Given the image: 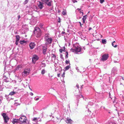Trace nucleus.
I'll return each instance as SVG.
<instances>
[{"instance_id":"f257e3e1","label":"nucleus","mask_w":124,"mask_h":124,"mask_svg":"<svg viewBox=\"0 0 124 124\" xmlns=\"http://www.w3.org/2000/svg\"><path fill=\"white\" fill-rule=\"evenodd\" d=\"M81 49V48L80 46L76 44L73 45V48H71V50L73 52L78 53L80 52Z\"/></svg>"},{"instance_id":"f03ea898","label":"nucleus","mask_w":124,"mask_h":124,"mask_svg":"<svg viewBox=\"0 0 124 124\" xmlns=\"http://www.w3.org/2000/svg\"><path fill=\"white\" fill-rule=\"evenodd\" d=\"M34 33L35 36L37 37H39L41 35V32L40 29L39 27H36L34 28Z\"/></svg>"},{"instance_id":"7ed1b4c3","label":"nucleus","mask_w":124,"mask_h":124,"mask_svg":"<svg viewBox=\"0 0 124 124\" xmlns=\"http://www.w3.org/2000/svg\"><path fill=\"white\" fill-rule=\"evenodd\" d=\"M27 118L24 116H21L19 118L20 123L22 124H26Z\"/></svg>"},{"instance_id":"20e7f679","label":"nucleus","mask_w":124,"mask_h":124,"mask_svg":"<svg viewBox=\"0 0 124 124\" xmlns=\"http://www.w3.org/2000/svg\"><path fill=\"white\" fill-rule=\"evenodd\" d=\"M2 115L3 117L4 123L5 124H8L7 122L8 121L9 119L7 114L5 113H3L2 114Z\"/></svg>"},{"instance_id":"39448f33","label":"nucleus","mask_w":124,"mask_h":124,"mask_svg":"<svg viewBox=\"0 0 124 124\" xmlns=\"http://www.w3.org/2000/svg\"><path fill=\"white\" fill-rule=\"evenodd\" d=\"M30 72L29 69H25L23 71L22 73L23 76V77L29 74Z\"/></svg>"},{"instance_id":"423d86ee","label":"nucleus","mask_w":124,"mask_h":124,"mask_svg":"<svg viewBox=\"0 0 124 124\" xmlns=\"http://www.w3.org/2000/svg\"><path fill=\"white\" fill-rule=\"evenodd\" d=\"M109 57L108 54H103L102 56L101 60L102 61H104L107 60Z\"/></svg>"},{"instance_id":"0eeeda50","label":"nucleus","mask_w":124,"mask_h":124,"mask_svg":"<svg viewBox=\"0 0 124 124\" xmlns=\"http://www.w3.org/2000/svg\"><path fill=\"white\" fill-rule=\"evenodd\" d=\"M53 39L51 37L49 38H46L45 39V41L46 42L45 44L46 45L51 44L52 41Z\"/></svg>"},{"instance_id":"6e6552de","label":"nucleus","mask_w":124,"mask_h":124,"mask_svg":"<svg viewBox=\"0 0 124 124\" xmlns=\"http://www.w3.org/2000/svg\"><path fill=\"white\" fill-rule=\"evenodd\" d=\"M52 1V0H45L44 1V2L46 5L48 6H51Z\"/></svg>"},{"instance_id":"1a4fd4ad","label":"nucleus","mask_w":124,"mask_h":124,"mask_svg":"<svg viewBox=\"0 0 124 124\" xmlns=\"http://www.w3.org/2000/svg\"><path fill=\"white\" fill-rule=\"evenodd\" d=\"M38 57L37 56L35 55H34L32 59V61L34 63H35V61L38 60Z\"/></svg>"},{"instance_id":"9d476101","label":"nucleus","mask_w":124,"mask_h":124,"mask_svg":"<svg viewBox=\"0 0 124 124\" xmlns=\"http://www.w3.org/2000/svg\"><path fill=\"white\" fill-rule=\"evenodd\" d=\"M29 46L30 49H32L35 46V44L34 43L31 42Z\"/></svg>"},{"instance_id":"9b49d317","label":"nucleus","mask_w":124,"mask_h":124,"mask_svg":"<svg viewBox=\"0 0 124 124\" xmlns=\"http://www.w3.org/2000/svg\"><path fill=\"white\" fill-rule=\"evenodd\" d=\"M117 71L116 69V68H114L112 69V72H111V75L113 76L115 75V74H116V72Z\"/></svg>"},{"instance_id":"f8f14e48","label":"nucleus","mask_w":124,"mask_h":124,"mask_svg":"<svg viewBox=\"0 0 124 124\" xmlns=\"http://www.w3.org/2000/svg\"><path fill=\"white\" fill-rule=\"evenodd\" d=\"M19 119H13L12 123L14 124H19Z\"/></svg>"},{"instance_id":"ddd939ff","label":"nucleus","mask_w":124,"mask_h":124,"mask_svg":"<svg viewBox=\"0 0 124 124\" xmlns=\"http://www.w3.org/2000/svg\"><path fill=\"white\" fill-rule=\"evenodd\" d=\"M43 5V3L41 2H39V4L38 5V7L40 9H41L44 7Z\"/></svg>"},{"instance_id":"4468645a","label":"nucleus","mask_w":124,"mask_h":124,"mask_svg":"<svg viewBox=\"0 0 124 124\" xmlns=\"http://www.w3.org/2000/svg\"><path fill=\"white\" fill-rule=\"evenodd\" d=\"M47 46H43V53L44 54H45L46 53V52L47 49Z\"/></svg>"},{"instance_id":"2eb2a0df","label":"nucleus","mask_w":124,"mask_h":124,"mask_svg":"<svg viewBox=\"0 0 124 124\" xmlns=\"http://www.w3.org/2000/svg\"><path fill=\"white\" fill-rule=\"evenodd\" d=\"M72 120L70 119L69 118H67L66 120L65 121L67 123L71 124L72 123Z\"/></svg>"},{"instance_id":"dca6fc26","label":"nucleus","mask_w":124,"mask_h":124,"mask_svg":"<svg viewBox=\"0 0 124 124\" xmlns=\"http://www.w3.org/2000/svg\"><path fill=\"white\" fill-rule=\"evenodd\" d=\"M61 98L62 100L64 99V100H66V99L67 98L66 96L65 93L64 95H61Z\"/></svg>"},{"instance_id":"f3484780","label":"nucleus","mask_w":124,"mask_h":124,"mask_svg":"<svg viewBox=\"0 0 124 124\" xmlns=\"http://www.w3.org/2000/svg\"><path fill=\"white\" fill-rule=\"evenodd\" d=\"M21 67L20 65H18L14 69V71H16L19 70V68Z\"/></svg>"},{"instance_id":"a211bd4d","label":"nucleus","mask_w":124,"mask_h":124,"mask_svg":"<svg viewBox=\"0 0 124 124\" xmlns=\"http://www.w3.org/2000/svg\"><path fill=\"white\" fill-rule=\"evenodd\" d=\"M116 43L115 41H114L112 43V45L114 47L116 48L117 47V45L115 44Z\"/></svg>"},{"instance_id":"6ab92c4d","label":"nucleus","mask_w":124,"mask_h":124,"mask_svg":"<svg viewBox=\"0 0 124 124\" xmlns=\"http://www.w3.org/2000/svg\"><path fill=\"white\" fill-rule=\"evenodd\" d=\"M87 15H86L85 16H83V17L82 18V20L83 21V23H85V21L87 18L86 17Z\"/></svg>"},{"instance_id":"aec40b11","label":"nucleus","mask_w":124,"mask_h":124,"mask_svg":"<svg viewBox=\"0 0 124 124\" xmlns=\"http://www.w3.org/2000/svg\"><path fill=\"white\" fill-rule=\"evenodd\" d=\"M52 60L53 61V59H54V60H55V59L56 58V56L55 55L53 54H52Z\"/></svg>"},{"instance_id":"412c9836","label":"nucleus","mask_w":124,"mask_h":124,"mask_svg":"<svg viewBox=\"0 0 124 124\" xmlns=\"http://www.w3.org/2000/svg\"><path fill=\"white\" fill-rule=\"evenodd\" d=\"M26 42V41H25L24 40H20V43L21 44H23L24 43H25Z\"/></svg>"},{"instance_id":"4be33fe9","label":"nucleus","mask_w":124,"mask_h":124,"mask_svg":"<svg viewBox=\"0 0 124 124\" xmlns=\"http://www.w3.org/2000/svg\"><path fill=\"white\" fill-rule=\"evenodd\" d=\"M70 65H68L67 66H66L65 68V71H66L67 70H68L70 67Z\"/></svg>"},{"instance_id":"5701e85b","label":"nucleus","mask_w":124,"mask_h":124,"mask_svg":"<svg viewBox=\"0 0 124 124\" xmlns=\"http://www.w3.org/2000/svg\"><path fill=\"white\" fill-rule=\"evenodd\" d=\"M16 93V92L14 91H12L9 93V95L12 96L15 94Z\"/></svg>"},{"instance_id":"b1692460","label":"nucleus","mask_w":124,"mask_h":124,"mask_svg":"<svg viewBox=\"0 0 124 124\" xmlns=\"http://www.w3.org/2000/svg\"><path fill=\"white\" fill-rule=\"evenodd\" d=\"M101 42L103 44H106V39H102V40Z\"/></svg>"},{"instance_id":"393cba45","label":"nucleus","mask_w":124,"mask_h":124,"mask_svg":"<svg viewBox=\"0 0 124 124\" xmlns=\"http://www.w3.org/2000/svg\"><path fill=\"white\" fill-rule=\"evenodd\" d=\"M16 40L19 41V40L20 39V36L19 35H16Z\"/></svg>"},{"instance_id":"a878e982","label":"nucleus","mask_w":124,"mask_h":124,"mask_svg":"<svg viewBox=\"0 0 124 124\" xmlns=\"http://www.w3.org/2000/svg\"><path fill=\"white\" fill-rule=\"evenodd\" d=\"M37 118H38L37 117H34L32 119V121H35L36 122H37Z\"/></svg>"},{"instance_id":"bb28decb","label":"nucleus","mask_w":124,"mask_h":124,"mask_svg":"<svg viewBox=\"0 0 124 124\" xmlns=\"http://www.w3.org/2000/svg\"><path fill=\"white\" fill-rule=\"evenodd\" d=\"M66 55L65 57V58L66 59H67L68 57V53L67 52H65Z\"/></svg>"},{"instance_id":"cd10ccee","label":"nucleus","mask_w":124,"mask_h":124,"mask_svg":"<svg viewBox=\"0 0 124 124\" xmlns=\"http://www.w3.org/2000/svg\"><path fill=\"white\" fill-rule=\"evenodd\" d=\"M62 14L64 15H66V12L65 10H63L62 12Z\"/></svg>"},{"instance_id":"c85d7f7f","label":"nucleus","mask_w":124,"mask_h":124,"mask_svg":"<svg viewBox=\"0 0 124 124\" xmlns=\"http://www.w3.org/2000/svg\"><path fill=\"white\" fill-rule=\"evenodd\" d=\"M60 57L61 59L62 60H64V58L63 57L62 55V54H60Z\"/></svg>"},{"instance_id":"c756f323","label":"nucleus","mask_w":124,"mask_h":124,"mask_svg":"<svg viewBox=\"0 0 124 124\" xmlns=\"http://www.w3.org/2000/svg\"><path fill=\"white\" fill-rule=\"evenodd\" d=\"M80 37L81 39H83L84 40H85V39H86V37L85 36V37H83V36L81 35L80 36Z\"/></svg>"},{"instance_id":"7c9ffc66","label":"nucleus","mask_w":124,"mask_h":124,"mask_svg":"<svg viewBox=\"0 0 124 124\" xmlns=\"http://www.w3.org/2000/svg\"><path fill=\"white\" fill-rule=\"evenodd\" d=\"M29 0H25L23 3V4L25 5L27 4Z\"/></svg>"},{"instance_id":"2f4dec72","label":"nucleus","mask_w":124,"mask_h":124,"mask_svg":"<svg viewBox=\"0 0 124 124\" xmlns=\"http://www.w3.org/2000/svg\"><path fill=\"white\" fill-rule=\"evenodd\" d=\"M39 26L40 28H43V25L41 23H39Z\"/></svg>"},{"instance_id":"473e14b6","label":"nucleus","mask_w":124,"mask_h":124,"mask_svg":"<svg viewBox=\"0 0 124 124\" xmlns=\"http://www.w3.org/2000/svg\"><path fill=\"white\" fill-rule=\"evenodd\" d=\"M45 73V70L44 69L42 70L41 71V73L42 74H44Z\"/></svg>"},{"instance_id":"72a5a7b5","label":"nucleus","mask_w":124,"mask_h":124,"mask_svg":"<svg viewBox=\"0 0 124 124\" xmlns=\"http://www.w3.org/2000/svg\"><path fill=\"white\" fill-rule=\"evenodd\" d=\"M37 122H38L39 121V122H41V119H40V118L38 117L37 118Z\"/></svg>"},{"instance_id":"f704fd0d","label":"nucleus","mask_w":124,"mask_h":124,"mask_svg":"<svg viewBox=\"0 0 124 124\" xmlns=\"http://www.w3.org/2000/svg\"><path fill=\"white\" fill-rule=\"evenodd\" d=\"M49 38V36L47 35L46 34L45 36V39H46V38Z\"/></svg>"},{"instance_id":"c9c22d12","label":"nucleus","mask_w":124,"mask_h":124,"mask_svg":"<svg viewBox=\"0 0 124 124\" xmlns=\"http://www.w3.org/2000/svg\"><path fill=\"white\" fill-rule=\"evenodd\" d=\"M8 68V67H5L4 68V70L5 72H6L8 71V70H7V68Z\"/></svg>"},{"instance_id":"e433bc0d","label":"nucleus","mask_w":124,"mask_h":124,"mask_svg":"<svg viewBox=\"0 0 124 124\" xmlns=\"http://www.w3.org/2000/svg\"><path fill=\"white\" fill-rule=\"evenodd\" d=\"M42 67H45L46 66V64H45V63H42Z\"/></svg>"},{"instance_id":"4c0bfd02","label":"nucleus","mask_w":124,"mask_h":124,"mask_svg":"<svg viewBox=\"0 0 124 124\" xmlns=\"http://www.w3.org/2000/svg\"><path fill=\"white\" fill-rule=\"evenodd\" d=\"M105 1L104 0H100V3L101 4H102L103 2Z\"/></svg>"},{"instance_id":"58836bf2","label":"nucleus","mask_w":124,"mask_h":124,"mask_svg":"<svg viewBox=\"0 0 124 124\" xmlns=\"http://www.w3.org/2000/svg\"><path fill=\"white\" fill-rule=\"evenodd\" d=\"M62 49V50L63 51L65 52V47L64 46L63 47V48Z\"/></svg>"},{"instance_id":"ea45409f","label":"nucleus","mask_w":124,"mask_h":124,"mask_svg":"<svg viewBox=\"0 0 124 124\" xmlns=\"http://www.w3.org/2000/svg\"><path fill=\"white\" fill-rule=\"evenodd\" d=\"M72 1L74 3L77 2V1L76 0H72Z\"/></svg>"},{"instance_id":"a19ab883","label":"nucleus","mask_w":124,"mask_h":124,"mask_svg":"<svg viewBox=\"0 0 124 124\" xmlns=\"http://www.w3.org/2000/svg\"><path fill=\"white\" fill-rule=\"evenodd\" d=\"M20 17L21 16H20V15H18V20H19V19L20 18Z\"/></svg>"},{"instance_id":"79ce46f5","label":"nucleus","mask_w":124,"mask_h":124,"mask_svg":"<svg viewBox=\"0 0 124 124\" xmlns=\"http://www.w3.org/2000/svg\"><path fill=\"white\" fill-rule=\"evenodd\" d=\"M76 69L78 71V72H79V69H78V67H76Z\"/></svg>"},{"instance_id":"37998d69","label":"nucleus","mask_w":124,"mask_h":124,"mask_svg":"<svg viewBox=\"0 0 124 124\" xmlns=\"http://www.w3.org/2000/svg\"><path fill=\"white\" fill-rule=\"evenodd\" d=\"M18 42H19V41H16V42L15 43H16V45H18Z\"/></svg>"},{"instance_id":"c03bdc74","label":"nucleus","mask_w":124,"mask_h":124,"mask_svg":"<svg viewBox=\"0 0 124 124\" xmlns=\"http://www.w3.org/2000/svg\"><path fill=\"white\" fill-rule=\"evenodd\" d=\"M57 64L56 63H55L54 64V66L55 67H56Z\"/></svg>"},{"instance_id":"a18cd8bd","label":"nucleus","mask_w":124,"mask_h":124,"mask_svg":"<svg viewBox=\"0 0 124 124\" xmlns=\"http://www.w3.org/2000/svg\"><path fill=\"white\" fill-rule=\"evenodd\" d=\"M88 104H90L91 105H93V103L91 102H89V103Z\"/></svg>"},{"instance_id":"49530a36","label":"nucleus","mask_w":124,"mask_h":124,"mask_svg":"<svg viewBox=\"0 0 124 124\" xmlns=\"http://www.w3.org/2000/svg\"><path fill=\"white\" fill-rule=\"evenodd\" d=\"M109 124H116V123H113L112 122H110L109 123Z\"/></svg>"},{"instance_id":"de8ad7c7","label":"nucleus","mask_w":124,"mask_h":124,"mask_svg":"<svg viewBox=\"0 0 124 124\" xmlns=\"http://www.w3.org/2000/svg\"><path fill=\"white\" fill-rule=\"evenodd\" d=\"M69 62V61L66 60L65 61V63L66 64H68Z\"/></svg>"},{"instance_id":"09e8293b","label":"nucleus","mask_w":124,"mask_h":124,"mask_svg":"<svg viewBox=\"0 0 124 124\" xmlns=\"http://www.w3.org/2000/svg\"><path fill=\"white\" fill-rule=\"evenodd\" d=\"M30 94L31 96H33V93L32 92H30Z\"/></svg>"},{"instance_id":"8fccbe9b","label":"nucleus","mask_w":124,"mask_h":124,"mask_svg":"<svg viewBox=\"0 0 124 124\" xmlns=\"http://www.w3.org/2000/svg\"><path fill=\"white\" fill-rule=\"evenodd\" d=\"M63 51L62 49H59V51L61 53H62V51Z\"/></svg>"},{"instance_id":"3c124183","label":"nucleus","mask_w":124,"mask_h":124,"mask_svg":"<svg viewBox=\"0 0 124 124\" xmlns=\"http://www.w3.org/2000/svg\"><path fill=\"white\" fill-rule=\"evenodd\" d=\"M65 73L64 72L62 75V77H64V75H65Z\"/></svg>"},{"instance_id":"603ef678","label":"nucleus","mask_w":124,"mask_h":124,"mask_svg":"<svg viewBox=\"0 0 124 124\" xmlns=\"http://www.w3.org/2000/svg\"><path fill=\"white\" fill-rule=\"evenodd\" d=\"M4 81H5V82H8V81L6 79H4Z\"/></svg>"},{"instance_id":"864d4df0","label":"nucleus","mask_w":124,"mask_h":124,"mask_svg":"<svg viewBox=\"0 0 124 124\" xmlns=\"http://www.w3.org/2000/svg\"><path fill=\"white\" fill-rule=\"evenodd\" d=\"M76 87H77V88L78 89L79 88V85H78L77 84L76 85Z\"/></svg>"},{"instance_id":"5fc2aeb1","label":"nucleus","mask_w":124,"mask_h":124,"mask_svg":"<svg viewBox=\"0 0 124 124\" xmlns=\"http://www.w3.org/2000/svg\"><path fill=\"white\" fill-rule=\"evenodd\" d=\"M79 23L80 24V26L81 27H82V24L80 22H79Z\"/></svg>"},{"instance_id":"6e6d98bb","label":"nucleus","mask_w":124,"mask_h":124,"mask_svg":"<svg viewBox=\"0 0 124 124\" xmlns=\"http://www.w3.org/2000/svg\"><path fill=\"white\" fill-rule=\"evenodd\" d=\"M15 106H17V103H15Z\"/></svg>"},{"instance_id":"4d7b16f0","label":"nucleus","mask_w":124,"mask_h":124,"mask_svg":"<svg viewBox=\"0 0 124 124\" xmlns=\"http://www.w3.org/2000/svg\"><path fill=\"white\" fill-rule=\"evenodd\" d=\"M60 73L58 74H57V76L58 77H60Z\"/></svg>"},{"instance_id":"13d9d810","label":"nucleus","mask_w":124,"mask_h":124,"mask_svg":"<svg viewBox=\"0 0 124 124\" xmlns=\"http://www.w3.org/2000/svg\"><path fill=\"white\" fill-rule=\"evenodd\" d=\"M80 13H82V15H83V12H82L81 11H80Z\"/></svg>"},{"instance_id":"bf43d9fd","label":"nucleus","mask_w":124,"mask_h":124,"mask_svg":"<svg viewBox=\"0 0 124 124\" xmlns=\"http://www.w3.org/2000/svg\"><path fill=\"white\" fill-rule=\"evenodd\" d=\"M39 99V98H37L35 100L36 101H37V100H38Z\"/></svg>"},{"instance_id":"052dcab7","label":"nucleus","mask_w":124,"mask_h":124,"mask_svg":"<svg viewBox=\"0 0 124 124\" xmlns=\"http://www.w3.org/2000/svg\"><path fill=\"white\" fill-rule=\"evenodd\" d=\"M81 8H78V9H77V10H78L79 11H80V10H81Z\"/></svg>"},{"instance_id":"680f3d73","label":"nucleus","mask_w":124,"mask_h":124,"mask_svg":"<svg viewBox=\"0 0 124 124\" xmlns=\"http://www.w3.org/2000/svg\"><path fill=\"white\" fill-rule=\"evenodd\" d=\"M122 78V79L123 80H124V77H121Z\"/></svg>"},{"instance_id":"e2e57ef3","label":"nucleus","mask_w":124,"mask_h":124,"mask_svg":"<svg viewBox=\"0 0 124 124\" xmlns=\"http://www.w3.org/2000/svg\"><path fill=\"white\" fill-rule=\"evenodd\" d=\"M65 33V32L64 31H62V34H64Z\"/></svg>"},{"instance_id":"0e129e2a","label":"nucleus","mask_w":124,"mask_h":124,"mask_svg":"<svg viewBox=\"0 0 124 124\" xmlns=\"http://www.w3.org/2000/svg\"><path fill=\"white\" fill-rule=\"evenodd\" d=\"M1 103V99H0V104Z\"/></svg>"},{"instance_id":"69168bd1","label":"nucleus","mask_w":124,"mask_h":124,"mask_svg":"<svg viewBox=\"0 0 124 124\" xmlns=\"http://www.w3.org/2000/svg\"><path fill=\"white\" fill-rule=\"evenodd\" d=\"M92 29V28L91 27H90L89 28V30H91V29Z\"/></svg>"},{"instance_id":"338daca9","label":"nucleus","mask_w":124,"mask_h":124,"mask_svg":"<svg viewBox=\"0 0 124 124\" xmlns=\"http://www.w3.org/2000/svg\"><path fill=\"white\" fill-rule=\"evenodd\" d=\"M103 108L104 109H105V108L104 106L103 107Z\"/></svg>"},{"instance_id":"774afa93","label":"nucleus","mask_w":124,"mask_h":124,"mask_svg":"<svg viewBox=\"0 0 124 124\" xmlns=\"http://www.w3.org/2000/svg\"><path fill=\"white\" fill-rule=\"evenodd\" d=\"M81 97H82L83 98H84V97H83V96L82 95H81Z\"/></svg>"}]
</instances>
